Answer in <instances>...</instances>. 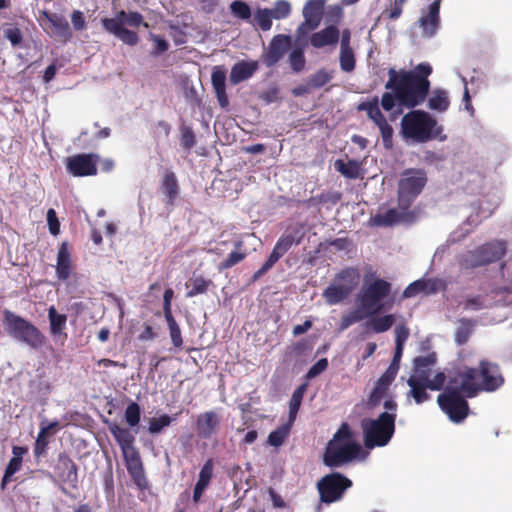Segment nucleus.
I'll return each mask as SVG.
<instances>
[{"instance_id": "nucleus-9", "label": "nucleus", "mask_w": 512, "mask_h": 512, "mask_svg": "<svg viewBox=\"0 0 512 512\" xmlns=\"http://www.w3.org/2000/svg\"><path fill=\"white\" fill-rule=\"evenodd\" d=\"M352 486V480L340 472L326 474L316 483L319 500L324 504L341 501Z\"/></svg>"}, {"instance_id": "nucleus-54", "label": "nucleus", "mask_w": 512, "mask_h": 512, "mask_svg": "<svg viewBox=\"0 0 512 512\" xmlns=\"http://www.w3.org/2000/svg\"><path fill=\"white\" fill-rule=\"evenodd\" d=\"M172 422V418L163 414L159 417H153L149 420L148 430L151 434L160 433L165 427L169 426Z\"/></svg>"}, {"instance_id": "nucleus-58", "label": "nucleus", "mask_w": 512, "mask_h": 512, "mask_svg": "<svg viewBox=\"0 0 512 512\" xmlns=\"http://www.w3.org/2000/svg\"><path fill=\"white\" fill-rule=\"evenodd\" d=\"M270 11L274 19H285L291 13V4L287 0H278Z\"/></svg>"}, {"instance_id": "nucleus-12", "label": "nucleus", "mask_w": 512, "mask_h": 512, "mask_svg": "<svg viewBox=\"0 0 512 512\" xmlns=\"http://www.w3.org/2000/svg\"><path fill=\"white\" fill-rule=\"evenodd\" d=\"M301 230L302 226L299 224L290 226L287 228L286 232L279 237L272 252L268 256L275 264L291 249L294 244L298 245L301 243L303 238Z\"/></svg>"}, {"instance_id": "nucleus-2", "label": "nucleus", "mask_w": 512, "mask_h": 512, "mask_svg": "<svg viewBox=\"0 0 512 512\" xmlns=\"http://www.w3.org/2000/svg\"><path fill=\"white\" fill-rule=\"evenodd\" d=\"M467 398L476 397L480 392H494L504 384V377L497 363L483 359L478 368L466 367L449 379L450 384H458Z\"/></svg>"}, {"instance_id": "nucleus-11", "label": "nucleus", "mask_w": 512, "mask_h": 512, "mask_svg": "<svg viewBox=\"0 0 512 512\" xmlns=\"http://www.w3.org/2000/svg\"><path fill=\"white\" fill-rule=\"evenodd\" d=\"M98 155L81 153L66 159V170L74 177L95 176L98 172Z\"/></svg>"}, {"instance_id": "nucleus-19", "label": "nucleus", "mask_w": 512, "mask_h": 512, "mask_svg": "<svg viewBox=\"0 0 512 512\" xmlns=\"http://www.w3.org/2000/svg\"><path fill=\"white\" fill-rule=\"evenodd\" d=\"M442 0H434L428 7L426 14L422 15L419 19V26L422 28V34L425 37H432L435 35L440 24V5Z\"/></svg>"}, {"instance_id": "nucleus-46", "label": "nucleus", "mask_w": 512, "mask_h": 512, "mask_svg": "<svg viewBox=\"0 0 512 512\" xmlns=\"http://www.w3.org/2000/svg\"><path fill=\"white\" fill-rule=\"evenodd\" d=\"M450 105V101L448 99L447 93L444 90H436L429 98L428 107L431 110H436L439 112H444L448 109Z\"/></svg>"}, {"instance_id": "nucleus-62", "label": "nucleus", "mask_w": 512, "mask_h": 512, "mask_svg": "<svg viewBox=\"0 0 512 512\" xmlns=\"http://www.w3.org/2000/svg\"><path fill=\"white\" fill-rule=\"evenodd\" d=\"M364 317H365V315H363L359 310L351 311L342 316L341 322H340V328L342 330L347 329L352 324L363 320Z\"/></svg>"}, {"instance_id": "nucleus-34", "label": "nucleus", "mask_w": 512, "mask_h": 512, "mask_svg": "<svg viewBox=\"0 0 512 512\" xmlns=\"http://www.w3.org/2000/svg\"><path fill=\"white\" fill-rule=\"evenodd\" d=\"M244 243L242 240H237L234 242V250L228 254V256L219 264V270L230 269L231 267L237 265L242 262L247 253L243 249Z\"/></svg>"}, {"instance_id": "nucleus-15", "label": "nucleus", "mask_w": 512, "mask_h": 512, "mask_svg": "<svg viewBox=\"0 0 512 512\" xmlns=\"http://www.w3.org/2000/svg\"><path fill=\"white\" fill-rule=\"evenodd\" d=\"M323 13V1L310 0L303 8L304 21L297 28L298 35H306L315 30L321 23Z\"/></svg>"}, {"instance_id": "nucleus-7", "label": "nucleus", "mask_w": 512, "mask_h": 512, "mask_svg": "<svg viewBox=\"0 0 512 512\" xmlns=\"http://www.w3.org/2000/svg\"><path fill=\"white\" fill-rule=\"evenodd\" d=\"M428 181L423 169H406L398 182V209H410L416 198L422 193Z\"/></svg>"}, {"instance_id": "nucleus-37", "label": "nucleus", "mask_w": 512, "mask_h": 512, "mask_svg": "<svg viewBox=\"0 0 512 512\" xmlns=\"http://www.w3.org/2000/svg\"><path fill=\"white\" fill-rule=\"evenodd\" d=\"M357 109L359 111H365L369 119H371L375 125L386 120L379 108V99L377 96L373 97L368 101L361 102Z\"/></svg>"}, {"instance_id": "nucleus-32", "label": "nucleus", "mask_w": 512, "mask_h": 512, "mask_svg": "<svg viewBox=\"0 0 512 512\" xmlns=\"http://www.w3.org/2000/svg\"><path fill=\"white\" fill-rule=\"evenodd\" d=\"M407 384L411 388L409 394L417 404H422L430 399V395L426 391L428 386H426L424 381V374H420L418 377L411 376Z\"/></svg>"}, {"instance_id": "nucleus-27", "label": "nucleus", "mask_w": 512, "mask_h": 512, "mask_svg": "<svg viewBox=\"0 0 512 512\" xmlns=\"http://www.w3.org/2000/svg\"><path fill=\"white\" fill-rule=\"evenodd\" d=\"M72 270V258L69 251V245L67 242H62L58 254H57V265L56 274L59 280H67L71 275Z\"/></svg>"}, {"instance_id": "nucleus-6", "label": "nucleus", "mask_w": 512, "mask_h": 512, "mask_svg": "<svg viewBox=\"0 0 512 512\" xmlns=\"http://www.w3.org/2000/svg\"><path fill=\"white\" fill-rule=\"evenodd\" d=\"M396 413L382 412L376 419L361 421L364 445L368 449L386 446L395 433Z\"/></svg>"}, {"instance_id": "nucleus-29", "label": "nucleus", "mask_w": 512, "mask_h": 512, "mask_svg": "<svg viewBox=\"0 0 512 512\" xmlns=\"http://www.w3.org/2000/svg\"><path fill=\"white\" fill-rule=\"evenodd\" d=\"M59 422L54 421L44 426L43 422L40 426V431L37 435L35 444H34V455L36 457H41L46 454L47 447L49 444V436L52 435L55 429L58 427Z\"/></svg>"}, {"instance_id": "nucleus-30", "label": "nucleus", "mask_w": 512, "mask_h": 512, "mask_svg": "<svg viewBox=\"0 0 512 512\" xmlns=\"http://www.w3.org/2000/svg\"><path fill=\"white\" fill-rule=\"evenodd\" d=\"M360 280V273L357 268L354 267H346L339 271L334 278V282L341 287L346 288V290L351 294L353 290L356 288Z\"/></svg>"}, {"instance_id": "nucleus-48", "label": "nucleus", "mask_w": 512, "mask_h": 512, "mask_svg": "<svg viewBox=\"0 0 512 512\" xmlns=\"http://www.w3.org/2000/svg\"><path fill=\"white\" fill-rule=\"evenodd\" d=\"M290 425L283 424L277 429L270 432L268 435L267 442L270 446L279 447L281 446L289 435Z\"/></svg>"}, {"instance_id": "nucleus-43", "label": "nucleus", "mask_w": 512, "mask_h": 512, "mask_svg": "<svg viewBox=\"0 0 512 512\" xmlns=\"http://www.w3.org/2000/svg\"><path fill=\"white\" fill-rule=\"evenodd\" d=\"M272 13L269 8H258L253 17L254 26L262 31H269L272 27Z\"/></svg>"}, {"instance_id": "nucleus-41", "label": "nucleus", "mask_w": 512, "mask_h": 512, "mask_svg": "<svg viewBox=\"0 0 512 512\" xmlns=\"http://www.w3.org/2000/svg\"><path fill=\"white\" fill-rule=\"evenodd\" d=\"M395 323V316L387 314L380 317L372 318L366 322V327L370 328L374 333H383L388 331Z\"/></svg>"}, {"instance_id": "nucleus-4", "label": "nucleus", "mask_w": 512, "mask_h": 512, "mask_svg": "<svg viewBox=\"0 0 512 512\" xmlns=\"http://www.w3.org/2000/svg\"><path fill=\"white\" fill-rule=\"evenodd\" d=\"M362 452L361 445L354 440V433L349 424L344 422L328 442L323 463L330 468H338L352 462Z\"/></svg>"}, {"instance_id": "nucleus-13", "label": "nucleus", "mask_w": 512, "mask_h": 512, "mask_svg": "<svg viewBox=\"0 0 512 512\" xmlns=\"http://www.w3.org/2000/svg\"><path fill=\"white\" fill-rule=\"evenodd\" d=\"M54 472L62 484H67L72 489L78 488V466L67 453L58 455Z\"/></svg>"}, {"instance_id": "nucleus-24", "label": "nucleus", "mask_w": 512, "mask_h": 512, "mask_svg": "<svg viewBox=\"0 0 512 512\" xmlns=\"http://www.w3.org/2000/svg\"><path fill=\"white\" fill-rule=\"evenodd\" d=\"M160 191L165 196L166 204L173 207L180 194V185L176 174L166 170L160 181Z\"/></svg>"}, {"instance_id": "nucleus-39", "label": "nucleus", "mask_w": 512, "mask_h": 512, "mask_svg": "<svg viewBox=\"0 0 512 512\" xmlns=\"http://www.w3.org/2000/svg\"><path fill=\"white\" fill-rule=\"evenodd\" d=\"M48 319L51 335H61L66 328L67 316L59 314L54 306H50L48 309Z\"/></svg>"}, {"instance_id": "nucleus-40", "label": "nucleus", "mask_w": 512, "mask_h": 512, "mask_svg": "<svg viewBox=\"0 0 512 512\" xmlns=\"http://www.w3.org/2000/svg\"><path fill=\"white\" fill-rule=\"evenodd\" d=\"M334 167L339 173L349 179H356L360 175V166L358 162L353 159H350L347 162L342 159H338L335 161Z\"/></svg>"}, {"instance_id": "nucleus-5", "label": "nucleus", "mask_w": 512, "mask_h": 512, "mask_svg": "<svg viewBox=\"0 0 512 512\" xmlns=\"http://www.w3.org/2000/svg\"><path fill=\"white\" fill-rule=\"evenodd\" d=\"M3 325L10 337L25 343L32 349H39L47 342L46 336L38 327L10 310L3 311Z\"/></svg>"}, {"instance_id": "nucleus-45", "label": "nucleus", "mask_w": 512, "mask_h": 512, "mask_svg": "<svg viewBox=\"0 0 512 512\" xmlns=\"http://www.w3.org/2000/svg\"><path fill=\"white\" fill-rule=\"evenodd\" d=\"M459 323L460 325L455 332V342L458 345H464L469 340L474 322L471 319L462 318L459 320Z\"/></svg>"}, {"instance_id": "nucleus-60", "label": "nucleus", "mask_w": 512, "mask_h": 512, "mask_svg": "<svg viewBox=\"0 0 512 512\" xmlns=\"http://www.w3.org/2000/svg\"><path fill=\"white\" fill-rule=\"evenodd\" d=\"M140 407L137 403H130L125 410V419L126 422L134 427L139 424L140 421Z\"/></svg>"}, {"instance_id": "nucleus-35", "label": "nucleus", "mask_w": 512, "mask_h": 512, "mask_svg": "<svg viewBox=\"0 0 512 512\" xmlns=\"http://www.w3.org/2000/svg\"><path fill=\"white\" fill-rule=\"evenodd\" d=\"M110 432L119 444L122 452L135 448L133 446L135 437L129 429L115 424L110 427Z\"/></svg>"}, {"instance_id": "nucleus-64", "label": "nucleus", "mask_w": 512, "mask_h": 512, "mask_svg": "<svg viewBox=\"0 0 512 512\" xmlns=\"http://www.w3.org/2000/svg\"><path fill=\"white\" fill-rule=\"evenodd\" d=\"M328 367V360L326 358L319 359L312 367L308 370L305 375L307 380H311L321 373H323Z\"/></svg>"}, {"instance_id": "nucleus-31", "label": "nucleus", "mask_w": 512, "mask_h": 512, "mask_svg": "<svg viewBox=\"0 0 512 512\" xmlns=\"http://www.w3.org/2000/svg\"><path fill=\"white\" fill-rule=\"evenodd\" d=\"M457 263L461 270H472L485 266L478 247L460 254L457 257Z\"/></svg>"}, {"instance_id": "nucleus-52", "label": "nucleus", "mask_w": 512, "mask_h": 512, "mask_svg": "<svg viewBox=\"0 0 512 512\" xmlns=\"http://www.w3.org/2000/svg\"><path fill=\"white\" fill-rule=\"evenodd\" d=\"M22 467V459L18 457H12L5 469L4 476L1 481V490L6 489V485L11 480V477L18 472Z\"/></svg>"}, {"instance_id": "nucleus-55", "label": "nucleus", "mask_w": 512, "mask_h": 512, "mask_svg": "<svg viewBox=\"0 0 512 512\" xmlns=\"http://www.w3.org/2000/svg\"><path fill=\"white\" fill-rule=\"evenodd\" d=\"M339 61L344 72H352L356 65L353 49L340 50Z\"/></svg>"}, {"instance_id": "nucleus-49", "label": "nucleus", "mask_w": 512, "mask_h": 512, "mask_svg": "<svg viewBox=\"0 0 512 512\" xmlns=\"http://www.w3.org/2000/svg\"><path fill=\"white\" fill-rule=\"evenodd\" d=\"M165 320L168 325L169 334H170V338H171L173 346L175 348H182L183 339H182V335H181V329H180L177 321L175 320L174 316L173 315L166 316Z\"/></svg>"}, {"instance_id": "nucleus-8", "label": "nucleus", "mask_w": 512, "mask_h": 512, "mask_svg": "<svg viewBox=\"0 0 512 512\" xmlns=\"http://www.w3.org/2000/svg\"><path fill=\"white\" fill-rule=\"evenodd\" d=\"M437 397V403L440 409L454 423L463 422L469 414V404L463 390L461 381L458 384H450Z\"/></svg>"}, {"instance_id": "nucleus-44", "label": "nucleus", "mask_w": 512, "mask_h": 512, "mask_svg": "<svg viewBox=\"0 0 512 512\" xmlns=\"http://www.w3.org/2000/svg\"><path fill=\"white\" fill-rule=\"evenodd\" d=\"M333 73V70L321 68L309 76L308 84L312 89H319L331 81Z\"/></svg>"}, {"instance_id": "nucleus-23", "label": "nucleus", "mask_w": 512, "mask_h": 512, "mask_svg": "<svg viewBox=\"0 0 512 512\" xmlns=\"http://www.w3.org/2000/svg\"><path fill=\"white\" fill-rule=\"evenodd\" d=\"M211 83L220 107L226 109L229 106V99L226 93V69L224 66L213 67Z\"/></svg>"}, {"instance_id": "nucleus-57", "label": "nucleus", "mask_w": 512, "mask_h": 512, "mask_svg": "<svg viewBox=\"0 0 512 512\" xmlns=\"http://www.w3.org/2000/svg\"><path fill=\"white\" fill-rule=\"evenodd\" d=\"M376 126L380 130L383 146L385 147V149H392L394 133L392 126L387 122V120L378 123Z\"/></svg>"}, {"instance_id": "nucleus-21", "label": "nucleus", "mask_w": 512, "mask_h": 512, "mask_svg": "<svg viewBox=\"0 0 512 512\" xmlns=\"http://www.w3.org/2000/svg\"><path fill=\"white\" fill-rule=\"evenodd\" d=\"M416 218L415 212L410 209H388L385 213L376 214L373 218L378 226H392L400 222H412Z\"/></svg>"}, {"instance_id": "nucleus-51", "label": "nucleus", "mask_w": 512, "mask_h": 512, "mask_svg": "<svg viewBox=\"0 0 512 512\" xmlns=\"http://www.w3.org/2000/svg\"><path fill=\"white\" fill-rule=\"evenodd\" d=\"M341 199V194L339 192H322L319 195L311 197L308 202L312 206L322 205L326 203H330L332 205L337 204Z\"/></svg>"}, {"instance_id": "nucleus-16", "label": "nucleus", "mask_w": 512, "mask_h": 512, "mask_svg": "<svg viewBox=\"0 0 512 512\" xmlns=\"http://www.w3.org/2000/svg\"><path fill=\"white\" fill-rule=\"evenodd\" d=\"M291 37L285 34L275 35L270 41L267 52L263 55V63L273 67L289 50Z\"/></svg>"}, {"instance_id": "nucleus-26", "label": "nucleus", "mask_w": 512, "mask_h": 512, "mask_svg": "<svg viewBox=\"0 0 512 512\" xmlns=\"http://www.w3.org/2000/svg\"><path fill=\"white\" fill-rule=\"evenodd\" d=\"M339 35V29L335 25H330L321 31L313 33L310 37V44L314 48L335 45L339 41Z\"/></svg>"}, {"instance_id": "nucleus-47", "label": "nucleus", "mask_w": 512, "mask_h": 512, "mask_svg": "<svg viewBox=\"0 0 512 512\" xmlns=\"http://www.w3.org/2000/svg\"><path fill=\"white\" fill-rule=\"evenodd\" d=\"M113 19L120 20L123 26L125 24L131 27H139L142 24L147 26V24L144 23L142 14L137 11L125 12L124 10H121Z\"/></svg>"}, {"instance_id": "nucleus-59", "label": "nucleus", "mask_w": 512, "mask_h": 512, "mask_svg": "<svg viewBox=\"0 0 512 512\" xmlns=\"http://www.w3.org/2000/svg\"><path fill=\"white\" fill-rule=\"evenodd\" d=\"M414 71V77L416 80H421L426 84V88L430 90V81L428 80L429 75L432 73V67L428 63H420L416 66Z\"/></svg>"}, {"instance_id": "nucleus-42", "label": "nucleus", "mask_w": 512, "mask_h": 512, "mask_svg": "<svg viewBox=\"0 0 512 512\" xmlns=\"http://www.w3.org/2000/svg\"><path fill=\"white\" fill-rule=\"evenodd\" d=\"M306 388H307L306 383L301 384L294 390V392L291 396L290 403H289V421L290 422H293L297 416V413L300 409L301 402H302L304 393L306 391Z\"/></svg>"}, {"instance_id": "nucleus-17", "label": "nucleus", "mask_w": 512, "mask_h": 512, "mask_svg": "<svg viewBox=\"0 0 512 512\" xmlns=\"http://www.w3.org/2000/svg\"><path fill=\"white\" fill-rule=\"evenodd\" d=\"M446 284L441 279H419L410 283L403 291L404 298H412L419 293L426 295L435 294L440 290H444Z\"/></svg>"}, {"instance_id": "nucleus-1", "label": "nucleus", "mask_w": 512, "mask_h": 512, "mask_svg": "<svg viewBox=\"0 0 512 512\" xmlns=\"http://www.w3.org/2000/svg\"><path fill=\"white\" fill-rule=\"evenodd\" d=\"M425 83L421 80H416L414 71L395 70L390 68L388 70V81L385 84V89L390 92L383 93L381 97L382 108L389 112L398 105L407 109H414L421 105L429 93V90L424 87Z\"/></svg>"}, {"instance_id": "nucleus-36", "label": "nucleus", "mask_w": 512, "mask_h": 512, "mask_svg": "<svg viewBox=\"0 0 512 512\" xmlns=\"http://www.w3.org/2000/svg\"><path fill=\"white\" fill-rule=\"evenodd\" d=\"M350 293L346 288L337 285L335 282L327 286L322 293L323 298L329 305H336L343 302Z\"/></svg>"}, {"instance_id": "nucleus-33", "label": "nucleus", "mask_w": 512, "mask_h": 512, "mask_svg": "<svg viewBox=\"0 0 512 512\" xmlns=\"http://www.w3.org/2000/svg\"><path fill=\"white\" fill-rule=\"evenodd\" d=\"M45 17L54 28L55 36L63 41H67L72 37L69 23L64 16L45 12Z\"/></svg>"}, {"instance_id": "nucleus-50", "label": "nucleus", "mask_w": 512, "mask_h": 512, "mask_svg": "<svg viewBox=\"0 0 512 512\" xmlns=\"http://www.w3.org/2000/svg\"><path fill=\"white\" fill-rule=\"evenodd\" d=\"M288 62L295 73L303 71L306 65L304 51L301 48L293 49L288 56Z\"/></svg>"}, {"instance_id": "nucleus-63", "label": "nucleus", "mask_w": 512, "mask_h": 512, "mask_svg": "<svg viewBox=\"0 0 512 512\" xmlns=\"http://www.w3.org/2000/svg\"><path fill=\"white\" fill-rule=\"evenodd\" d=\"M436 363V354L430 353L426 356H418L414 359L415 370L418 372H423L424 368H429Z\"/></svg>"}, {"instance_id": "nucleus-3", "label": "nucleus", "mask_w": 512, "mask_h": 512, "mask_svg": "<svg viewBox=\"0 0 512 512\" xmlns=\"http://www.w3.org/2000/svg\"><path fill=\"white\" fill-rule=\"evenodd\" d=\"M400 125L402 137L415 143H427L435 139L444 141L447 138L443 134L442 125L423 110L409 111L402 117Z\"/></svg>"}, {"instance_id": "nucleus-61", "label": "nucleus", "mask_w": 512, "mask_h": 512, "mask_svg": "<svg viewBox=\"0 0 512 512\" xmlns=\"http://www.w3.org/2000/svg\"><path fill=\"white\" fill-rule=\"evenodd\" d=\"M424 381L428 389L433 391H440L443 389L446 382V375L444 372H438L432 379H429L427 375H424Z\"/></svg>"}, {"instance_id": "nucleus-18", "label": "nucleus", "mask_w": 512, "mask_h": 512, "mask_svg": "<svg viewBox=\"0 0 512 512\" xmlns=\"http://www.w3.org/2000/svg\"><path fill=\"white\" fill-rule=\"evenodd\" d=\"M221 418L215 411H206L197 416L196 432L201 439L211 438L219 429Z\"/></svg>"}, {"instance_id": "nucleus-10", "label": "nucleus", "mask_w": 512, "mask_h": 512, "mask_svg": "<svg viewBox=\"0 0 512 512\" xmlns=\"http://www.w3.org/2000/svg\"><path fill=\"white\" fill-rule=\"evenodd\" d=\"M391 290V283L380 278L365 284L359 295L361 308L369 315L380 312L384 308L382 301L390 295Z\"/></svg>"}, {"instance_id": "nucleus-25", "label": "nucleus", "mask_w": 512, "mask_h": 512, "mask_svg": "<svg viewBox=\"0 0 512 512\" xmlns=\"http://www.w3.org/2000/svg\"><path fill=\"white\" fill-rule=\"evenodd\" d=\"M257 61H239L235 63L230 72V82L234 85L239 84L253 76L258 70Z\"/></svg>"}, {"instance_id": "nucleus-53", "label": "nucleus", "mask_w": 512, "mask_h": 512, "mask_svg": "<svg viewBox=\"0 0 512 512\" xmlns=\"http://www.w3.org/2000/svg\"><path fill=\"white\" fill-rule=\"evenodd\" d=\"M231 13L241 19V20H249L251 18V8L250 6L241 0H235L230 4Z\"/></svg>"}, {"instance_id": "nucleus-28", "label": "nucleus", "mask_w": 512, "mask_h": 512, "mask_svg": "<svg viewBox=\"0 0 512 512\" xmlns=\"http://www.w3.org/2000/svg\"><path fill=\"white\" fill-rule=\"evenodd\" d=\"M395 376L384 372L380 378L376 381L373 390L371 391L368 404L371 407H376L381 403L382 398L387 393L390 385L395 380Z\"/></svg>"}, {"instance_id": "nucleus-14", "label": "nucleus", "mask_w": 512, "mask_h": 512, "mask_svg": "<svg viewBox=\"0 0 512 512\" xmlns=\"http://www.w3.org/2000/svg\"><path fill=\"white\" fill-rule=\"evenodd\" d=\"M126 469L134 484L141 490L148 487L144 466L136 448L122 452Z\"/></svg>"}, {"instance_id": "nucleus-22", "label": "nucleus", "mask_w": 512, "mask_h": 512, "mask_svg": "<svg viewBox=\"0 0 512 512\" xmlns=\"http://www.w3.org/2000/svg\"><path fill=\"white\" fill-rule=\"evenodd\" d=\"M485 266L498 262L507 252V243L504 240H492L478 246Z\"/></svg>"}, {"instance_id": "nucleus-20", "label": "nucleus", "mask_w": 512, "mask_h": 512, "mask_svg": "<svg viewBox=\"0 0 512 512\" xmlns=\"http://www.w3.org/2000/svg\"><path fill=\"white\" fill-rule=\"evenodd\" d=\"M101 23L103 28L107 32L118 37L123 43L130 46H135L138 43V34L132 30L125 28L120 20L103 18L101 20Z\"/></svg>"}, {"instance_id": "nucleus-56", "label": "nucleus", "mask_w": 512, "mask_h": 512, "mask_svg": "<svg viewBox=\"0 0 512 512\" xmlns=\"http://www.w3.org/2000/svg\"><path fill=\"white\" fill-rule=\"evenodd\" d=\"M180 145L185 150H190L196 144V138L193 129L190 126L182 125L180 128Z\"/></svg>"}, {"instance_id": "nucleus-38", "label": "nucleus", "mask_w": 512, "mask_h": 512, "mask_svg": "<svg viewBox=\"0 0 512 512\" xmlns=\"http://www.w3.org/2000/svg\"><path fill=\"white\" fill-rule=\"evenodd\" d=\"M211 285L212 281L205 279L203 276L193 277L185 283V286L188 289L186 297L192 298L197 295L204 294L208 291V288Z\"/></svg>"}]
</instances>
